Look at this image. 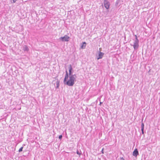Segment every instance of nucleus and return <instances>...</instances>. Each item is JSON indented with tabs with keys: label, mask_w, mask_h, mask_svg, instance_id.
<instances>
[{
	"label": "nucleus",
	"mask_w": 160,
	"mask_h": 160,
	"mask_svg": "<svg viewBox=\"0 0 160 160\" xmlns=\"http://www.w3.org/2000/svg\"><path fill=\"white\" fill-rule=\"evenodd\" d=\"M66 73L63 81L64 84L68 86H73L74 84V82L76 81L77 78L76 75L75 74L73 75L68 76L67 71H66Z\"/></svg>",
	"instance_id": "obj_1"
},
{
	"label": "nucleus",
	"mask_w": 160,
	"mask_h": 160,
	"mask_svg": "<svg viewBox=\"0 0 160 160\" xmlns=\"http://www.w3.org/2000/svg\"><path fill=\"white\" fill-rule=\"evenodd\" d=\"M69 39L70 37L66 35L64 37L60 38L59 39L62 42H68L69 41Z\"/></svg>",
	"instance_id": "obj_2"
},
{
	"label": "nucleus",
	"mask_w": 160,
	"mask_h": 160,
	"mask_svg": "<svg viewBox=\"0 0 160 160\" xmlns=\"http://www.w3.org/2000/svg\"><path fill=\"white\" fill-rule=\"evenodd\" d=\"M133 44H130L131 46H132L135 50H137L139 47V41L134 40Z\"/></svg>",
	"instance_id": "obj_3"
},
{
	"label": "nucleus",
	"mask_w": 160,
	"mask_h": 160,
	"mask_svg": "<svg viewBox=\"0 0 160 160\" xmlns=\"http://www.w3.org/2000/svg\"><path fill=\"white\" fill-rule=\"evenodd\" d=\"M104 3L105 7L107 9H108L110 6L109 2L107 0H104Z\"/></svg>",
	"instance_id": "obj_4"
},
{
	"label": "nucleus",
	"mask_w": 160,
	"mask_h": 160,
	"mask_svg": "<svg viewBox=\"0 0 160 160\" xmlns=\"http://www.w3.org/2000/svg\"><path fill=\"white\" fill-rule=\"evenodd\" d=\"M104 55V53L101 52H99L98 53V57H97V59L99 60L102 58Z\"/></svg>",
	"instance_id": "obj_5"
},
{
	"label": "nucleus",
	"mask_w": 160,
	"mask_h": 160,
	"mask_svg": "<svg viewBox=\"0 0 160 160\" xmlns=\"http://www.w3.org/2000/svg\"><path fill=\"white\" fill-rule=\"evenodd\" d=\"M69 73L68 74L69 76H71V75H73L72 74V66L70 64L69 65Z\"/></svg>",
	"instance_id": "obj_6"
},
{
	"label": "nucleus",
	"mask_w": 160,
	"mask_h": 160,
	"mask_svg": "<svg viewBox=\"0 0 160 160\" xmlns=\"http://www.w3.org/2000/svg\"><path fill=\"white\" fill-rule=\"evenodd\" d=\"M22 49L24 52H28L29 50L28 47L26 45H24L23 46Z\"/></svg>",
	"instance_id": "obj_7"
},
{
	"label": "nucleus",
	"mask_w": 160,
	"mask_h": 160,
	"mask_svg": "<svg viewBox=\"0 0 160 160\" xmlns=\"http://www.w3.org/2000/svg\"><path fill=\"white\" fill-rule=\"evenodd\" d=\"M138 154V152L137 149H135L133 152V155L136 157Z\"/></svg>",
	"instance_id": "obj_8"
},
{
	"label": "nucleus",
	"mask_w": 160,
	"mask_h": 160,
	"mask_svg": "<svg viewBox=\"0 0 160 160\" xmlns=\"http://www.w3.org/2000/svg\"><path fill=\"white\" fill-rule=\"evenodd\" d=\"M86 46V43L85 42H82V45L81 47L82 49L85 48Z\"/></svg>",
	"instance_id": "obj_9"
},
{
	"label": "nucleus",
	"mask_w": 160,
	"mask_h": 160,
	"mask_svg": "<svg viewBox=\"0 0 160 160\" xmlns=\"http://www.w3.org/2000/svg\"><path fill=\"white\" fill-rule=\"evenodd\" d=\"M60 82L59 80H58L56 82V88H58L59 86Z\"/></svg>",
	"instance_id": "obj_10"
},
{
	"label": "nucleus",
	"mask_w": 160,
	"mask_h": 160,
	"mask_svg": "<svg viewBox=\"0 0 160 160\" xmlns=\"http://www.w3.org/2000/svg\"><path fill=\"white\" fill-rule=\"evenodd\" d=\"M144 123L143 122V121H142L141 125V129H144Z\"/></svg>",
	"instance_id": "obj_11"
},
{
	"label": "nucleus",
	"mask_w": 160,
	"mask_h": 160,
	"mask_svg": "<svg viewBox=\"0 0 160 160\" xmlns=\"http://www.w3.org/2000/svg\"><path fill=\"white\" fill-rule=\"evenodd\" d=\"M81 152L80 151H79L78 150H77V153L79 155H80L81 154H82V153H81Z\"/></svg>",
	"instance_id": "obj_12"
},
{
	"label": "nucleus",
	"mask_w": 160,
	"mask_h": 160,
	"mask_svg": "<svg viewBox=\"0 0 160 160\" xmlns=\"http://www.w3.org/2000/svg\"><path fill=\"white\" fill-rule=\"evenodd\" d=\"M135 39H134V40H136V41H139L138 39V37L136 35H135Z\"/></svg>",
	"instance_id": "obj_13"
},
{
	"label": "nucleus",
	"mask_w": 160,
	"mask_h": 160,
	"mask_svg": "<svg viewBox=\"0 0 160 160\" xmlns=\"http://www.w3.org/2000/svg\"><path fill=\"white\" fill-rule=\"evenodd\" d=\"M23 147H21L19 149V150H18V152H22V149H23Z\"/></svg>",
	"instance_id": "obj_14"
},
{
	"label": "nucleus",
	"mask_w": 160,
	"mask_h": 160,
	"mask_svg": "<svg viewBox=\"0 0 160 160\" xmlns=\"http://www.w3.org/2000/svg\"><path fill=\"white\" fill-rule=\"evenodd\" d=\"M62 138V135H59V138L61 140Z\"/></svg>",
	"instance_id": "obj_15"
},
{
	"label": "nucleus",
	"mask_w": 160,
	"mask_h": 160,
	"mask_svg": "<svg viewBox=\"0 0 160 160\" xmlns=\"http://www.w3.org/2000/svg\"><path fill=\"white\" fill-rule=\"evenodd\" d=\"M142 132V134H144V129H141Z\"/></svg>",
	"instance_id": "obj_16"
},
{
	"label": "nucleus",
	"mask_w": 160,
	"mask_h": 160,
	"mask_svg": "<svg viewBox=\"0 0 160 160\" xmlns=\"http://www.w3.org/2000/svg\"><path fill=\"white\" fill-rule=\"evenodd\" d=\"M12 0L13 1L12 3H14L16 2V1L17 0Z\"/></svg>",
	"instance_id": "obj_17"
},
{
	"label": "nucleus",
	"mask_w": 160,
	"mask_h": 160,
	"mask_svg": "<svg viewBox=\"0 0 160 160\" xmlns=\"http://www.w3.org/2000/svg\"><path fill=\"white\" fill-rule=\"evenodd\" d=\"M103 150H104V148H103L102 149V153H104V152H103Z\"/></svg>",
	"instance_id": "obj_18"
},
{
	"label": "nucleus",
	"mask_w": 160,
	"mask_h": 160,
	"mask_svg": "<svg viewBox=\"0 0 160 160\" xmlns=\"http://www.w3.org/2000/svg\"><path fill=\"white\" fill-rule=\"evenodd\" d=\"M121 160H125L123 158H121Z\"/></svg>",
	"instance_id": "obj_19"
},
{
	"label": "nucleus",
	"mask_w": 160,
	"mask_h": 160,
	"mask_svg": "<svg viewBox=\"0 0 160 160\" xmlns=\"http://www.w3.org/2000/svg\"><path fill=\"white\" fill-rule=\"evenodd\" d=\"M118 2H116V5H118Z\"/></svg>",
	"instance_id": "obj_20"
},
{
	"label": "nucleus",
	"mask_w": 160,
	"mask_h": 160,
	"mask_svg": "<svg viewBox=\"0 0 160 160\" xmlns=\"http://www.w3.org/2000/svg\"><path fill=\"white\" fill-rule=\"evenodd\" d=\"M102 103V102H100V104L101 105V104Z\"/></svg>",
	"instance_id": "obj_21"
}]
</instances>
